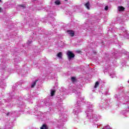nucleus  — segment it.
<instances>
[{
    "instance_id": "f257e3e1",
    "label": "nucleus",
    "mask_w": 129,
    "mask_h": 129,
    "mask_svg": "<svg viewBox=\"0 0 129 129\" xmlns=\"http://www.w3.org/2000/svg\"><path fill=\"white\" fill-rule=\"evenodd\" d=\"M72 92L75 93L77 99V102L75 104V107L74 108L73 113L77 115L79 112H82V108H81V104L82 102H85L86 109L85 110L86 117L87 119H89L90 122H96V121L101 119V116L99 114L93 113V107L94 105L90 102H86L84 100V97L81 96V93L80 90L77 88H74L72 89Z\"/></svg>"
},
{
    "instance_id": "f03ea898",
    "label": "nucleus",
    "mask_w": 129,
    "mask_h": 129,
    "mask_svg": "<svg viewBox=\"0 0 129 129\" xmlns=\"http://www.w3.org/2000/svg\"><path fill=\"white\" fill-rule=\"evenodd\" d=\"M114 97L117 100V107H122L124 109L121 114H125L129 111V97L123 91V87H120L119 93L114 95Z\"/></svg>"
},
{
    "instance_id": "7ed1b4c3",
    "label": "nucleus",
    "mask_w": 129,
    "mask_h": 129,
    "mask_svg": "<svg viewBox=\"0 0 129 129\" xmlns=\"http://www.w3.org/2000/svg\"><path fill=\"white\" fill-rule=\"evenodd\" d=\"M56 91L55 90H51L50 92V95L47 98L45 99L44 102L41 101L40 103L37 104V106L38 107H42L44 106V105H46V106H50L52 104V102H51L52 100L54 99V94H55V92Z\"/></svg>"
},
{
    "instance_id": "20e7f679",
    "label": "nucleus",
    "mask_w": 129,
    "mask_h": 129,
    "mask_svg": "<svg viewBox=\"0 0 129 129\" xmlns=\"http://www.w3.org/2000/svg\"><path fill=\"white\" fill-rule=\"evenodd\" d=\"M16 88H17V85L15 86H13V92L9 93V97L7 98V100L6 99L4 100V101H6L7 103L6 105L7 107H12L13 104L11 102V101H14V99L16 98V96L15 95V92H16Z\"/></svg>"
},
{
    "instance_id": "39448f33",
    "label": "nucleus",
    "mask_w": 129,
    "mask_h": 129,
    "mask_svg": "<svg viewBox=\"0 0 129 129\" xmlns=\"http://www.w3.org/2000/svg\"><path fill=\"white\" fill-rule=\"evenodd\" d=\"M99 107L103 110L105 108H107V107H108L107 100L102 99L101 103L99 104Z\"/></svg>"
},
{
    "instance_id": "423d86ee",
    "label": "nucleus",
    "mask_w": 129,
    "mask_h": 129,
    "mask_svg": "<svg viewBox=\"0 0 129 129\" xmlns=\"http://www.w3.org/2000/svg\"><path fill=\"white\" fill-rule=\"evenodd\" d=\"M107 71L111 78H115V77H116V75H115V72H114L113 70H111L110 68H108V69H105V70L104 71V73H105V72H107Z\"/></svg>"
},
{
    "instance_id": "0eeeda50",
    "label": "nucleus",
    "mask_w": 129,
    "mask_h": 129,
    "mask_svg": "<svg viewBox=\"0 0 129 129\" xmlns=\"http://www.w3.org/2000/svg\"><path fill=\"white\" fill-rule=\"evenodd\" d=\"M63 96H57L56 98V105L58 107H62L63 105Z\"/></svg>"
},
{
    "instance_id": "6e6552de",
    "label": "nucleus",
    "mask_w": 129,
    "mask_h": 129,
    "mask_svg": "<svg viewBox=\"0 0 129 129\" xmlns=\"http://www.w3.org/2000/svg\"><path fill=\"white\" fill-rule=\"evenodd\" d=\"M21 111H12L6 114L7 116H19Z\"/></svg>"
},
{
    "instance_id": "1a4fd4ad",
    "label": "nucleus",
    "mask_w": 129,
    "mask_h": 129,
    "mask_svg": "<svg viewBox=\"0 0 129 129\" xmlns=\"http://www.w3.org/2000/svg\"><path fill=\"white\" fill-rule=\"evenodd\" d=\"M67 117H68V115L64 113H61V115L59 117V120L58 122H65V121H67Z\"/></svg>"
},
{
    "instance_id": "9d476101",
    "label": "nucleus",
    "mask_w": 129,
    "mask_h": 129,
    "mask_svg": "<svg viewBox=\"0 0 129 129\" xmlns=\"http://www.w3.org/2000/svg\"><path fill=\"white\" fill-rule=\"evenodd\" d=\"M28 69H27L26 71L25 70H22L20 69H18L16 70L17 72L18 73V74H21L23 76H26L28 74Z\"/></svg>"
},
{
    "instance_id": "9b49d317",
    "label": "nucleus",
    "mask_w": 129,
    "mask_h": 129,
    "mask_svg": "<svg viewBox=\"0 0 129 129\" xmlns=\"http://www.w3.org/2000/svg\"><path fill=\"white\" fill-rule=\"evenodd\" d=\"M119 56H124L126 59H129V52H127L124 50L121 51V52L119 53Z\"/></svg>"
},
{
    "instance_id": "f8f14e48",
    "label": "nucleus",
    "mask_w": 129,
    "mask_h": 129,
    "mask_svg": "<svg viewBox=\"0 0 129 129\" xmlns=\"http://www.w3.org/2000/svg\"><path fill=\"white\" fill-rule=\"evenodd\" d=\"M67 55L69 60H70V59H71L72 58H74L75 56L74 54L72 53V52L70 51H68Z\"/></svg>"
},
{
    "instance_id": "ddd939ff",
    "label": "nucleus",
    "mask_w": 129,
    "mask_h": 129,
    "mask_svg": "<svg viewBox=\"0 0 129 129\" xmlns=\"http://www.w3.org/2000/svg\"><path fill=\"white\" fill-rule=\"evenodd\" d=\"M18 105L19 107H20V108H25V107H26L25 103L22 101L19 102Z\"/></svg>"
},
{
    "instance_id": "4468645a",
    "label": "nucleus",
    "mask_w": 129,
    "mask_h": 129,
    "mask_svg": "<svg viewBox=\"0 0 129 129\" xmlns=\"http://www.w3.org/2000/svg\"><path fill=\"white\" fill-rule=\"evenodd\" d=\"M31 97H32V95H30L29 96V95H28L25 99L26 100H28V101H29L30 103H33V101H32V99H31Z\"/></svg>"
},
{
    "instance_id": "2eb2a0df",
    "label": "nucleus",
    "mask_w": 129,
    "mask_h": 129,
    "mask_svg": "<svg viewBox=\"0 0 129 129\" xmlns=\"http://www.w3.org/2000/svg\"><path fill=\"white\" fill-rule=\"evenodd\" d=\"M35 113H36V115H37V116H44V114H43V113H41L40 111H35L34 112Z\"/></svg>"
},
{
    "instance_id": "dca6fc26",
    "label": "nucleus",
    "mask_w": 129,
    "mask_h": 129,
    "mask_svg": "<svg viewBox=\"0 0 129 129\" xmlns=\"http://www.w3.org/2000/svg\"><path fill=\"white\" fill-rule=\"evenodd\" d=\"M85 6L86 7V9H87V10H90V4L89 3V1L85 4Z\"/></svg>"
},
{
    "instance_id": "f3484780",
    "label": "nucleus",
    "mask_w": 129,
    "mask_h": 129,
    "mask_svg": "<svg viewBox=\"0 0 129 129\" xmlns=\"http://www.w3.org/2000/svg\"><path fill=\"white\" fill-rule=\"evenodd\" d=\"M124 7H122V6H119L118 7V10L119 11V12H122L123 11H124Z\"/></svg>"
},
{
    "instance_id": "a211bd4d",
    "label": "nucleus",
    "mask_w": 129,
    "mask_h": 129,
    "mask_svg": "<svg viewBox=\"0 0 129 129\" xmlns=\"http://www.w3.org/2000/svg\"><path fill=\"white\" fill-rule=\"evenodd\" d=\"M93 126L95 127L102 128V125L101 124H94Z\"/></svg>"
},
{
    "instance_id": "6ab92c4d",
    "label": "nucleus",
    "mask_w": 129,
    "mask_h": 129,
    "mask_svg": "<svg viewBox=\"0 0 129 129\" xmlns=\"http://www.w3.org/2000/svg\"><path fill=\"white\" fill-rule=\"evenodd\" d=\"M40 129H48V127L47 126V125L44 124L40 127Z\"/></svg>"
},
{
    "instance_id": "aec40b11",
    "label": "nucleus",
    "mask_w": 129,
    "mask_h": 129,
    "mask_svg": "<svg viewBox=\"0 0 129 129\" xmlns=\"http://www.w3.org/2000/svg\"><path fill=\"white\" fill-rule=\"evenodd\" d=\"M37 81H38V80H36L35 82H33L32 84H31V88H33V87H35V86L36 85V83H37Z\"/></svg>"
},
{
    "instance_id": "412c9836",
    "label": "nucleus",
    "mask_w": 129,
    "mask_h": 129,
    "mask_svg": "<svg viewBox=\"0 0 129 129\" xmlns=\"http://www.w3.org/2000/svg\"><path fill=\"white\" fill-rule=\"evenodd\" d=\"M124 37L126 38V39H128L129 38V35L127 33H124L123 34Z\"/></svg>"
},
{
    "instance_id": "4be33fe9",
    "label": "nucleus",
    "mask_w": 129,
    "mask_h": 129,
    "mask_svg": "<svg viewBox=\"0 0 129 129\" xmlns=\"http://www.w3.org/2000/svg\"><path fill=\"white\" fill-rule=\"evenodd\" d=\"M54 4H55V5L57 6H59V5L61 4V2H60V1L57 0L54 2Z\"/></svg>"
},
{
    "instance_id": "5701e85b",
    "label": "nucleus",
    "mask_w": 129,
    "mask_h": 129,
    "mask_svg": "<svg viewBox=\"0 0 129 129\" xmlns=\"http://www.w3.org/2000/svg\"><path fill=\"white\" fill-rule=\"evenodd\" d=\"M99 85V82L98 81L96 82L94 86V88H97Z\"/></svg>"
},
{
    "instance_id": "b1692460",
    "label": "nucleus",
    "mask_w": 129,
    "mask_h": 129,
    "mask_svg": "<svg viewBox=\"0 0 129 129\" xmlns=\"http://www.w3.org/2000/svg\"><path fill=\"white\" fill-rule=\"evenodd\" d=\"M72 81L73 82V83H75V82H76V78H75V77H72Z\"/></svg>"
},
{
    "instance_id": "393cba45",
    "label": "nucleus",
    "mask_w": 129,
    "mask_h": 129,
    "mask_svg": "<svg viewBox=\"0 0 129 129\" xmlns=\"http://www.w3.org/2000/svg\"><path fill=\"white\" fill-rule=\"evenodd\" d=\"M57 56V57H58V58H60V59H61V58H62V52L58 53Z\"/></svg>"
},
{
    "instance_id": "a878e982",
    "label": "nucleus",
    "mask_w": 129,
    "mask_h": 129,
    "mask_svg": "<svg viewBox=\"0 0 129 129\" xmlns=\"http://www.w3.org/2000/svg\"><path fill=\"white\" fill-rule=\"evenodd\" d=\"M68 34L71 37H74L75 36V33H69Z\"/></svg>"
},
{
    "instance_id": "bb28decb",
    "label": "nucleus",
    "mask_w": 129,
    "mask_h": 129,
    "mask_svg": "<svg viewBox=\"0 0 129 129\" xmlns=\"http://www.w3.org/2000/svg\"><path fill=\"white\" fill-rule=\"evenodd\" d=\"M103 129H111V128H110V126H109V125H107L103 128Z\"/></svg>"
},
{
    "instance_id": "cd10ccee",
    "label": "nucleus",
    "mask_w": 129,
    "mask_h": 129,
    "mask_svg": "<svg viewBox=\"0 0 129 129\" xmlns=\"http://www.w3.org/2000/svg\"><path fill=\"white\" fill-rule=\"evenodd\" d=\"M19 7H20L21 8H23V9H26V7L24 5H19Z\"/></svg>"
},
{
    "instance_id": "c85d7f7f",
    "label": "nucleus",
    "mask_w": 129,
    "mask_h": 129,
    "mask_svg": "<svg viewBox=\"0 0 129 129\" xmlns=\"http://www.w3.org/2000/svg\"><path fill=\"white\" fill-rule=\"evenodd\" d=\"M125 64H126V61H124L123 62L121 63L122 66H124V65H125Z\"/></svg>"
},
{
    "instance_id": "c756f323",
    "label": "nucleus",
    "mask_w": 129,
    "mask_h": 129,
    "mask_svg": "<svg viewBox=\"0 0 129 129\" xmlns=\"http://www.w3.org/2000/svg\"><path fill=\"white\" fill-rule=\"evenodd\" d=\"M32 43V40H28L27 44L28 45H30V44Z\"/></svg>"
},
{
    "instance_id": "7c9ffc66",
    "label": "nucleus",
    "mask_w": 129,
    "mask_h": 129,
    "mask_svg": "<svg viewBox=\"0 0 129 129\" xmlns=\"http://www.w3.org/2000/svg\"><path fill=\"white\" fill-rule=\"evenodd\" d=\"M68 33H74L73 30H68Z\"/></svg>"
},
{
    "instance_id": "2f4dec72",
    "label": "nucleus",
    "mask_w": 129,
    "mask_h": 129,
    "mask_svg": "<svg viewBox=\"0 0 129 129\" xmlns=\"http://www.w3.org/2000/svg\"><path fill=\"white\" fill-rule=\"evenodd\" d=\"M74 120L75 122H78V118H76Z\"/></svg>"
},
{
    "instance_id": "473e14b6",
    "label": "nucleus",
    "mask_w": 129,
    "mask_h": 129,
    "mask_svg": "<svg viewBox=\"0 0 129 129\" xmlns=\"http://www.w3.org/2000/svg\"><path fill=\"white\" fill-rule=\"evenodd\" d=\"M105 11H107L108 10V6H106L105 7Z\"/></svg>"
},
{
    "instance_id": "72a5a7b5",
    "label": "nucleus",
    "mask_w": 129,
    "mask_h": 129,
    "mask_svg": "<svg viewBox=\"0 0 129 129\" xmlns=\"http://www.w3.org/2000/svg\"><path fill=\"white\" fill-rule=\"evenodd\" d=\"M3 105H4V104H3V103H2V102H0V107H2Z\"/></svg>"
},
{
    "instance_id": "f704fd0d",
    "label": "nucleus",
    "mask_w": 129,
    "mask_h": 129,
    "mask_svg": "<svg viewBox=\"0 0 129 129\" xmlns=\"http://www.w3.org/2000/svg\"><path fill=\"white\" fill-rule=\"evenodd\" d=\"M61 124H62V126H61V125H59L58 127L59 128H61L62 127V126H63V123H61Z\"/></svg>"
},
{
    "instance_id": "c9c22d12",
    "label": "nucleus",
    "mask_w": 129,
    "mask_h": 129,
    "mask_svg": "<svg viewBox=\"0 0 129 129\" xmlns=\"http://www.w3.org/2000/svg\"><path fill=\"white\" fill-rule=\"evenodd\" d=\"M0 111H1V112H5V110L4 109H0Z\"/></svg>"
},
{
    "instance_id": "e433bc0d",
    "label": "nucleus",
    "mask_w": 129,
    "mask_h": 129,
    "mask_svg": "<svg viewBox=\"0 0 129 129\" xmlns=\"http://www.w3.org/2000/svg\"><path fill=\"white\" fill-rule=\"evenodd\" d=\"M34 109H35V110H38V108L37 107V106H35Z\"/></svg>"
},
{
    "instance_id": "4c0bfd02",
    "label": "nucleus",
    "mask_w": 129,
    "mask_h": 129,
    "mask_svg": "<svg viewBox=\"0 0 129 129\" xmlns=\"http://www.w3.org/2000/svg\"><path fill=\"white\" fill-rule=\"evenodd\" d=\"M104 94H105V95H107V92H105Z\"/></svg>"
},
{
    "instance_id": "58836bf2",
    "label": "nucleus",
    "mask_w": 129,
    "mask_h": 129,
    "mask_svg": "<svg viewBox=\"0 0 129 129\" xmlns=\"http://www.w3.org/2000/svg\"><path fill=\"white\" fill-rule=\"evenodd\" d=\"M14 61H15V62H16L17 61V59L15 58Z\"/></svg>"
},
{
    "instance_id": "ea45409f",
    "label": "nucleus",
    "mask_w": 129,
    "mask_h": 129,
    "mask_svg": "<svg viewBox=\"0 0 129 129\" xmlns=\"http://www.w3.org/2000/svg\"><path fill=\"white\" fill-rule=\"evenodd\" d=\"M1 10H2V8H0V13H1Z\"/></svg>"
},
{
    "instance_id": "a19ab883",
    "label": "nucleus",
    "mask_w": 129,
    "mask_h": 129,
    "mask_svg": "<svg viewBox=\"0 0 129 129\" xmlns=\"http://www.w3.org/2000/svg\"><path fill=\"white\" fill-rule=\"evenodd\" d=\"M18 100H21V99H18Z\"/></svg>"
},
{
    "instance_id": "79ce46f5",
    "label": "nucleus",
    "mask_w": 129,
    "mask_h": 129,
    "mask_svg": "<svg viewBox=\"0 0 129 129\" xmlns=\"http://www.w3.org/2000/svg\"><path fill=\"white\" fill-rule=\"evenodd\" d=\"M0 2H2V0H0Z\"/></svg>"
},
{
    "instance_id": "37998d69",
    "label": "nucleus",
    "mask_w": 129,
    "mask_h": 129,
    "mask_svg": "<svg viewBox=\"0 0 129 129\" xmlns=\"http://www.w3.org/2000/svg\"><path fill=\"white\" fill-rule=\"evenodd\" d=\"M64 1H66L67 2V0H64Z\"/></svg>"
},
{
    "instance_id": "c03bdc74",
    "label": "nucleus",
    "mask_w": 129,
    "mask_h": 129,
    "mask_svg": "<svg viewBox=\"0 0 129 129\" xmlns=\"http://www.w3.org/2000/svg\"><path fill=\"white\" fill-rule=\"evenodd\" d=\"M16 68H18V67H16Z\"/></svg>"
}]
</instances>
